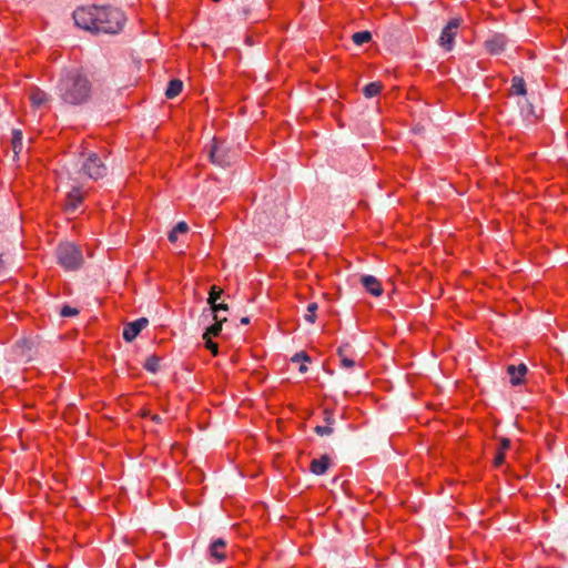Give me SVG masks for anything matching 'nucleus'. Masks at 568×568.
<instances>
[{
    "label": "nucleus",
    "mask_w": 568,
    "mask_h": 568,
    "mask_svg": "<svg viewBox=\"0 0 568 568\" xmlns=\"http://www.w3.org/2000/svg\"><path fill=\"white\" fill-rule=\"evenodd\" d=\"M54 94L63 104L80 106L91 100L93 82L82 67H63L54 84Z\"/></svg>",
    "instance_id": "1"
},
{
    "label": "nucleus",
    "mask_w": 568,
    "mask_h": 568,
    "mask_svg": "<svg viewBox=\"0 0 568 568\" xmlns=\"http://www.w3.org/2000/svg\"><path fill=\"white\" fill-rule=\"evenodd\" d=\"M73 20L77 27L91 33H119L125 22L123 11L110 6L81 7L74 10Z\"/></svg>",
    "instance_id": "2"
},
{
    "label": "nucleus",
    "mask_w": 568,
    "mask_h": 568,
    "mask_svg": "<svg viewBox=\"0 0 568 568\" xmlns=\"http://www.w3.org/2000/svg\"><path fill=\"white\" fill-rule=\"evenodd\" d=\"M58 264L68 272L78 271L84 263L83 252L73 242H62L55 248Z\"/></svg>",
    "instance_id": "3"
},
{
    "label": "nucleus",
    "mask_w": 568,
    "mask_h": 568,
    "mask_svg": "<svg viewBox=\"0 0 568 568\" xmlns=\"http://www.w3.org/2000/svg\"><path fill=\"white\" fill-rule=\"evenodd\" d=\"M205 152L207 153L210 161L221 168L229 166L234 161V154L230 148L216 138L205 146Z\"/></svg>",
    "instance_id": "4"
},
{
    "label": "nucleus",
    "mask_w": 568,
    "mask_h": 568,
    "mask_svg": "<svg viewBox=\"0 0 568 568\" xmlns=\"http://www.w3.org/2000/svg\"><path fill=\"white\" fill-rule=\"evenodd\" d=\"M84 175L92 180H99L106 175V165L97 153H90L81 165Z\"/></svg>",
    "instance_id": "5"
},
{
    "label": "nucleus",
    "mask_w": 568,
    "mask_h": 568,
    "mask_svg": "<svg viewBox=\"0 0 568 568\" xmlns=\"http://www.w3.org/2000/svg\"><path fill=\"white\" fill-rule=\"evenodd\" d=\"M462 18H452L447 24L443 28L438 43L445 51H452L455 44V38L457 36V30L462 26Z\"/></svg>",
    "instance_id": "6"
},
{
    "label": "nucleus",
    "mask_w": 568,
    "mask_h": 568,
    "mask_svg": "<svg viewBox=\"0 0 568 568\" xmlns=\"http://www.w3.org/2000/svg\"><path fill=\"white\" fill-rule=\"evenodd\" d=\"M508 42L506 34L494 32L485 40L484 48L490 55H499L506 50Z\"/></svg>",
    "instance_id": "7"
},
{
    "label": "nucleus",
    "mask_w": 568,
    "mask_h": 568,
    "mask_svg": "<svg viewBox=\"0 0 568 568\" xmlns=\"http://www.w3.org/2000/svg\"><path fill=\"white\" fill-rule=\"evenodd\" d=\"M84 200V193L81 191L80 187H73L65 197L64 203V212L68 215H77L79 213H82L83 210L81 209L82 203Z\"/></svg>",
    "instance_id": "8"
},
{
    "label": "nucleus",
    "mask_w": 568,
    "mask_h": 568,
    "mask_svg": "<svg viewBox=\"0 0 568 568\" xmlns=\"http://www.w3.org/2000/svg\"><path fill=\"white\" fill-rule=\"evenodd\" d=\"M149 324V321L144 317L138 318L133 322H130L124 325L123 328V339L128 343L134 341L136 336L145 328Z\"/></svg>",
    "instance_id": "9"
},
{
    "label": "nucleus",
    "mask_w": 568,
    "mask_h": 568,
    "mask_svg": "<svg viewBox=\"0 0 568 568\" xmlns=\"http://www.w3.org/2000/svg\"><path fill=\"white\" fill-rule=\"evenodd\" d=\"M361 284L369 294H372L375 297L381 296L384 292L382 283L374 275H363L361 277Z\"/></svg>",
    "instance_id": "10"
},
{
    "label": "nucleus",
    "mask_w": 568,
    "mask_h": 568,
    "mask_svg": "<svg viewBox=\"0 0 568 568\" xmlns=\"http://www.w3.org/2000/svg\"><path fill=\"white\" fill-rule=\"evenodd\" d=\"M528 368L527 366L521 363L519 365H509L507 367V373L510 377V383L514 386L521 385L524 382V376L527 374Z\"/></svg>",
    "instance_id": "11"
},
{
    "label": "nucleus",
    "mask_w": 568,
    "mask_h": 568,
    "mask_svg": "<svg viewBox=\"0 0 568 568\" xmlns=\"http://www.w3.org/2000/svg\"><path fill=\"white\" fill-rule=\"evenodd\" d=\"M331 466V458L327 455H323L320 458H315L311 462L310 470L317 476L324 475Z\"/></svg>",
    "instance_id": "12"
},
{
    "label": "nucleus",
    "mask_w": 568,
    "mask_h": 568,
    "mask_svg": "<svg viewBox=\"0 0 568 568\" xmlns=\"http://www.w3.org/2000/svg\"><path fill=\"white\" fill-rule=\"evenodd\" d=\"M29 98L33 106L41 108L48 103L50 95L39 88H33Z\"/></svg>",
    "instance_id": "13"
},
{
    "label": "nucleus",
    "mask_w": 568,
    "mask_h": 568,
    "mask_svg": "<svg viewBox=\"0 0 568 568\" xmlns=\"http://www.w3.org/2000/svg\"><path fill=\"white\" fill-rule=\"evenodd\" d=\"M226 542L222 538H217L210 545V556L217 561H222L225 558V549Z\"/></svg>",
    "instance_id": "14"
},
{
    "label": "nucleus",
    "mask_w": 568,
    "mask_h": 568,
    "mask_svg": "<svg viewBox=\"0 0 568 568\" xmlns=\"http://www.w3.org/2000/svg\"><path fill=\"white\" fill-rule=\"evenodd\" d=\"M510 94L523 95V97L527 94L526 82H525L524 78H521L519 75H515L511 79Z\"/></svg>",
    "instance_id": "15"
},
{
    "label": "nucleus",
    "mask_w": 568,
    "mask_h": 568,
    "mask_svg": "<svg viewBox=\"0 0 568 568\" xmlns=\"http://www.w3.org/2000/svg\"><path fill=\"white\" fill-rule=\"evenodd\" d=\"M348 347H349V345H343V346H339L337 349V356L339 358L341 366L346 369L353 368L355 365L354 359L348 357L346 354Z\"/></svg>",
    "instance_id": "16"
},
{
    "label": "nucleus",
    "mask_w": 568,
    "mask_h": 568,
    "mask_svg": "<svg viewBox=\"0 0 568 568\" xmlns=\"http://www.w3.org/2000/svg\"><path fill=\"white\" fill-rule=\"evenodd\" d=\"M214 323L209 325L203 333V338L217 336L222 331V323L226 321V317L213 320Z\"/></svg>",
    "instance_id": "17"
},
{
    "label": "nucleus",
    "mask_w": 568,
    "mask_h": 568,
    "mask_svg": "<svg viewBox=\"0 0 568 568\" xmlns=\"http://www.w3.org/2000/svg\"><path fill=\"white\" fill-rule=\"evenodd\" d=\"M182 88H183V83L181 80H179V79L171 80L165 90V97L168 99H173V98L178 97L181 93Z\"/></svg>",
    "instance_id": "18"
},
{
    "label": "nucleus",
    "mask_w": 568,
    "mask_h": 568,
    "mask_svg": "<svg viewBox=\"0 0 568 568\" xmlns=\"http://www.w3.org/2000/svg\"><path fill=\"white\" fill-rule=\"evenodd\" d=\"M383 84L378 81L366 84L363 89V94L367 98H374L381 93Z\"/></svg>",
    "instance_id": "19"
},
{
    "label": "nucleus",
    "mask_w": 568,
    "mask_h": 568,
    "mask_svg": "<svg viewBox=\"0 0 568 568\" xmlns=\"http://www.w3.org/2000/svg\"><path fill=\"white\" fill-rule=\"evenodd\" d=\"M229 307L224 303H217L215 302L214 305H210V308L207 310L209 314L205 315V312L203 313V317H212V320L222 318L219 313L221 311L227 312Z\"/></svg>",
    "instance_id": "20"
},
{
    "label": "nucleus",
    "mask_w": 568,
    "mask_h": 568,
    "mask_svg": "<svg viewBox=\"0 0 568 568\" xmlns=\"http://www.w3.org/2000/svg\"><path fill=\"white\" fill-rule=\"evenodd\" d=\"M189 230V225L185 222H179L174 229L169 233V241L176 242L179 234H184Z\"/></svg>",
    "instance_id": "21"
},
{
    "label": "nucleus",
    "mask_w": 568,
    "mask_h": 568,
    "mask_svg": "<svg viewBox=\"0 0 568 568\" xmlns=\"http://www.w3.org/2000/svg\"><path fill=\"white\" fill-rule=\"evenodd\" d=\"M22 138L23 136L21 130L14 129L12 131L11 144L14 154H19L22 150Z\"/></svg>",
    "instance_id": "22"
},
{
    "label": "nucleus",
    "mask_w": 568,
    "mask_h": 568,
    "mask_svg": "<svg viewBox=\"0 0 568 568\" xmlns=\"http://www.w3.org/2000/svg\"><path fill=\"white\" fill-rule=\"evenodd\" d=\"M352 39L356 45H363L372 40V33L369 31L355 32Z\"/></svg>",
    "instance_id": "23"
},
{
    "label": "nucleus",
    "mask_w": 568,
    "mask_h": 568,
    "mask_svg": "<svg viewBox=\"0 0 568 568\" xmlns=\"http://www.w3.org/2000/svg\"><path fill=\"white\" fill-rule=\"evenodd\" d=\"M160 367V358L156 355H151L144 363V368L150 373H156Z\"/></svg>",
    "instance_id": "24"
},
{
    "label": "nucleus",
    "mask_w": 568,
    "mask_h": 568,
    "mask_svg": "<svg viewBox=\"0 0 568 568\" xmlns=\"http://www.w3.org/2000/svg\"><path fill=\"white\" fill-rule=\"evenodd\" d=\"M318 310L317 303L313 302L307 305V313L304 315L306 322L313 324L316 321V311Z\"/></svg>",
    "instance_id": "25"
},
{
    "label": "nucleus",
    "mask_w": 568,
    "mask_h": 568,
    "mask_svg": "<svg viewBox=\"0 0 568 568\" xmlns=\"http://www.w3.org/2000/svg\"><path fill=\"white\" fill-rule=\"evenodd\" d=\"M222 293L223 291L219 286L213 285L209 292L207 303L214 305L221 298Z\"/></svg>",
    "instance_id": "26"
},
{
    "label": "nucleus",
    "mask_w": 568,
    "mask_h": 568,
    "mask_svg": "<svg viewBox=\"0 0 568 568\" xmlns=\"http://www.w3.org/2000/svg\"><path fill=\"white\" fill-rule=\"evenodd\" d=\"M79 313V311L74 307H71L69 305H64L61 311H60V315L62 317H71V316H74Z\"/></svg>",
    "instance_id": "27"
},
{
    "label": "nucleus",
    "mask_w": 568,
    "mask_h": 568,
    "mask_svg": "<svg viewBox=\"0 0 568 568\" xmlns=\"http://www.w3.org/2000/svg\"><path fill=\"white\" fill-rule=\"evenodd\" d=\"M315 433L320 436H324V435H331L333 433V428L329 426V425H326V426H316L315 427Z\"/></svg>",
    "instance_id": "28"
},
{
    "label": "nucleus",
    "mask_w": 568,
    "mask_h": 568,
    "mask_svg": "<svg viewBox=\"0 0 568 568\" xmlns=\"http://www.w3.org/2000/svg\"><path fill=\"white\" fill-rule=\"evenodd\" d=\"M311 358L310 356L307 355V353L305 352H300V353H296L293 357H292V362L294 363H298V362H310Z\"/></svg>",
    "instance_id": "29"
},
{
    "label": "nucleus",
    "mask_w": 568,
    "mask_h": 568,
    "mask_svg": "<svg viewBox=\"0 0 568 568\" xmlns=\"http://www.w3.org/2000/svg\"><path fill=\"white\" fill-rule=\"evenodd\" d=\"M205 341V346L210 349L214 355L217 354V344L212 341V337L203 338Z\"/></svg>",
    "instance_id": "30"
},
{
    "label": "nucleus",
    "mask_w": 568,
    "mask_h": 568,
    "mask_svg": "<svg viewBox=\"0 0 568 568\" xmlns=\"http://www.w3.org/2000/svg\"><path fill=\"white\" fill-rule=\"evenodd\" d=\"M505 463V453L498 452L494 458V464L496 467H500Z\"/></svg>",
    "instance_id": "31"
},
{
    "label": "nucleus",
    "mask_w": 568,
    "mask_h": 568,
    "mask_svg": "<svg viewBox=\"0 0 568 568\" xmlns=\"http://www.w3.org/2000/svg\"><path fill=\"white\" fill-rule=\"evenodd\" d=\"M510 447V440L508 438H504L500 442L499 450L498 452H506Z\"/></svg>",
    "instance_id": "32"
},
{
    "label": "nucleus",
    "mask_w": 568,
    "mask_h": 568,
    "mask_svg": "<svg viewBox=\"0 0 568 568\" xmlns=\"http://www.w3.org/2000/svg\"><path fill=\"white\" fill-rule=\"evenodd\" d=\"M298 371H300L301 373H303V374H304V373H306V372H307V366H306L305 364H302V365L300 366Z\"/></svg>",
    "instance_id": "33"
},
{
    "label": "nucleus",
    "mask_w": 568,
    "mask_h": 568,
    "mask_svg": "<svg viewBox=\"0 0 568 568\" xmlns=\"http://www.w3.org/2000/svg\"><path fill=\"white\" fill-rule=\"evenodd\" d=\"M152 420L155 422V423H160L161 422V417L159 415H154V416H152Z\"/></svg>",
    "instance_id": "34"
},
{
    "label": "nucleus",
    "mask_w": 568,
    "mask_h": 568,
    "mask_svg": "<svg viewBox=\"0 0 568 568\" xmlns=\"http://www.w3.org/2000/svg\"><path fill=\"white\" fill-rule=\"evenodd\" d=\"M248 322H250L248 317H243V318L241 320V323H242V324H248Z\"/></svg>",
    "instance_id": "35"
}]
</instances>
